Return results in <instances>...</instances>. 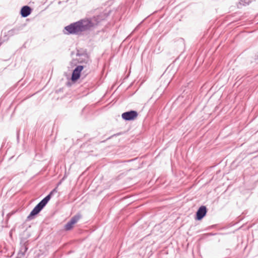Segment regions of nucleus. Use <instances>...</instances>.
Wrapping results in <instances>:
<instances>
[{
	"instance_id": "nucleus-2",
	"label": "nucleus",
	"mask_w": 258,
	"mask_h": 258,
	"mask_svg": "<svg viewBox=\"0 0 258 258\" xmlns=\"http://www.w3.org/2000/svg\"><path fill=\"white\" fill-rule=\"evenodd\" d=\"M57 192V187H55L50 193L43 199L32 210L29 215L27 217V220H31L33 219L34 217L37 215L46 206L51 197Z\"/></svg>"
},
{
	"instance_id": "nucleus-5",
	"label": "nucleus",
	"mask_w": 258,
	"mask_h": 258,
	"mask_svg": "<svg viewBox=\"0 0 258 258\" xmlns=\"http://www.w3.org/2000/svg\"><path fill=\"white\" fill-rule=\"evenodd\" d=\"M138 113L136 111L131 110L125 112L121 115L122 118L125 120H133L138 116Z\"/></svg>"
},
{
	"instance_id": "nucleus-7",
	"label": "nucleus",
	"mask_w": 258,
	"mask_h": 258,
	"mask_svg": "<svg viewBox=\"0 0 258 258\" xmlns=\"http://www.w3.org/2000/svg\"><path fill=\"white\" fill-rule=\"evenodd\" d=\"M31 9L28 6H23L20 12V14L22 17L25 18L28 17L31 13Z\"/></svg>"
},
{
	"instance_id": "nucleus-1",
	"label": "nucleus",
	"mask_w": 258,
	"mask_h": 258,
	"mask_svg": "<svg viewBox=\"0 0 258 258\" xmlns=\"http://www.w3.org/2000/svg\"><path fill=\"white\" fill-rule=\"evenodd\" d=\"M106 17L105 14L101 13L91 18L80 20L66 26L64 30L67 32H64V33L66 34H80L97 26L100 22L105 20Z\"/></svg>"
},
{
	"instance_id": "nucleus-3",
	"label": "nucleus",
	"mask_w": 258,
	"mask_h": 258,
	"mask_svg": "<svg viewBox=\"0 0 258 258\" xmlns=\"http://www.w3.org/2000/svg\"><path fill=\"white\" fill-rule=\"evenodd\" d=\"M85 69V71H84L82 73L83 74L85 72L88 70L87 69L86 65H79L73 71L72 75L71 76V80L72 82L77 81L81 77V72Z\"/></svg>"
},
{
	"instance_id": "nucleus-8",
	"label": "nucleus",
	"mask_w": 258,
	"mask_h": 258,
	"mask_svg": "<svg viewBox=\"0 0 258 258\" xmlns=\"http://www.w3.org/2000/svg\"><path fill=\"white\" fill-rule=\"evenodd\" d=\"M21 30L20 27H15L11 30L8 31V35L9 37H12L15 35H17L19 33V31Z\"/></svg>"
},
{
	"instance_id": "nucleus-6",
	"label": "nucleus",
	"mask_w": 258,
	"mask_h": 258,
	"mask_svg": "<svg viewBox=\"0 0 258 258\" xmlns=\"http://www.w3.org/2000/svg\"><path fill=\"white\" fill-rule=\"evenodd\" d=\"M207 209L206 206H201L196 212V219L197 220H201L206 215Z\"/></svg>"
},
{
	"instance_id": "nucleus-4",
	"label": "nucleus",
	"mask_w": 258,
	"mask_h": 258,
	"mask_svg": "<svg viewBox=\"0 0 258 258\" xmlns=\"http://www.w3.org/2000/svg\"><path fill=\"white\" fill-rule=\"evenodd\" d=\"M77 55L79 56L78 61L82 65H86L87 69H89V66L91 63V60L86 53L80 54L77 53Z\"/></svg>"
},
{
	"instance_id": "nucleus-11",
	"label": "nucleus",
	"mask_w": 258,
	"mask_h": 258,
	"mask_svg": "<svg viewBox=\"0 0 258 258\" xmlns=\"http://www.w3.org/2000/svg\"><path fill=\"white\" fill-rule=\"evenodd\" d=\"M74 227V225L69 221L65 225L64 229L67 231L71 230Z\"/></svg>"
},
{
	"instance_id": "nucleus-10",
	"label": "nucleus",
	"mask_w": 258,
	"mask_h": 258,
	"mask_svg": "<svg viewBox=\"0 0 258 258\" xmlns=\"http://www.w3.org/2000/svg\"><path fill=\"white\" fill-rule=\"evenodd\" d=\"M81 215L78 213L76 215L74 216L73 217H72L70 220L69 221V222L72 223L73 225H74L81 218Z\"/></svg>"
},
{
	"instance_id": "nucleus-12",
	"label": "nucleus",
	"mask_w": 258,
	"mask_h": 258,
	"mask_svg": "<svg viewBox=\"0 0 258 258\" xmlns=\"http://www.w3.org/2000/svg\"><path fill=\"white\" fill-rule=\"evenodd\" d=\"M27 249H28L26 243H25L23 244V245H22L21 247L20 251L22 252V255H25V253L27 251Z\"/></svg>"
},
{
	"instance_id": "nucleus-13",
	"label": "nucleus",
	"mask_w": 258,
	"mask_h": 258,
	"mask_svg": "<svg viewBox=\"0 0 258 258\" xmlns=\"http://www.w3.org/2000/svg\"><path fill=\"white\" fill-rule=\"evenodd\" d=\"M251 2V0H240L239 4L242 6L248 5Z\"/></svg>"
},
{
	"instance_id": "nucleus-14",
	"label": "nucleus",
	"mask_w": 258,
	"mask_h": 258,
	"mask_svg": "<svg viewBox=\"0 0 258 258\" xmlns=\"http://www.w3.org/2000/svg\"><path fill=\"white\" fill-rule=\"evenodd\" d=\"M60 184V182H59V183H58L57 186L56 187H57V186H58Z\"/></svg>"
},
{
	"instance_id": "nucleus-9",
	"label": "nucleus",
	"mask_w": 258,
	"mask_h": 258,
	"mask_svg": "<svg viewBox=\"0 0 258 258\" xmlns=\"http://www.w3.org/2000/svg\"><path fill=\"white\" fill-rule=\"evenodd\" d=\"M81 215L78 213L76 215L74 216L73 217H72L70 220L69 221V222L72 223L73 225H74L81 218Z\"/></svg>"
}]
</instances>
